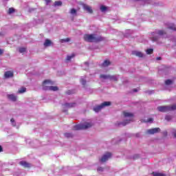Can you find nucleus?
<instances>
[{
  "label": "nucleus",
  "mask_w": 176,
  "mask_h": 176,
  "mask_svg": "<svg viewBox=\"0 0 176 176\" xmlns=\"http://www.w3.org/2000/svg\"><path fill=\"white\" fill-rule=\"evenodd\" d=\"M84 40L86 42H102L104 38L101 36H96V34H85Z\"/></svg>",
  "instance_id": "f257e3e1"
},
{
  "label": "nucleus",
  "mask_w": 176,
  "mask_h": 176,
  "mask_svg": "<svg viewBox=\"0 0 176 176\" xmlns=\"http://www.w3.org/2000/svg\"><path fill=\"white\" fill-rule=\"evenodd\" d=\"M159 112H170L171 111H176V104L171 106H160L157 108Z\"/></svg>",
  "instance_id": "f03ea898"
},
{
  "label": "nucleus",
  "mask_w": 176,
  "mask_h": 176,
  "mask_svg": "<svg viewBox=\"0 0 176 176\" xmlns=\"http://www.w3.org/2000/svg\"><path fill=\"white\" fill-rule=\"evenodd\" d=\"M93 126L91 122H85L84 124H79L74 126V130H87Z\"/></svg>",
  "instance_id": "7ed1b4c3"
},
{
  "label": "nucleus",
  "mask_w": 176,
  "mask_h": 176,
  "mask_svg": "<svg viewBox=\"0 0 176 176\" xmlns=\"http://www.w3.org/2000/svg\"><path fill=\"white\" fill-rule=\"evenodd\" d=\"M111 105V102H104L100 105H98L94 108L95 112H100V111L104 108V107H109Z\"/></svg>",
  "instance_id": "20e7f679"
},
{
  "label": "nucleus",
  "mask_w": 176,
  "mask_h": 176,
  "mask_svg": "<svg viewBox=\"0 0 176 176\" xmlns=\"http://www.w3.org/2000/svg\"><path fill=\"white\" fill-rule=\"evenodd\" d=\"M52 85H54V82L50 80H45L43 82V89L45 90V88L49 89Z\"/></svg>",
  "instance_id": "39448f33"
},
{
  "label": "nucleus",
  "mask_w": 176,
  "mask_h": 176,
  "mask_svg": "<svg viewBox=\"0 0 176 176\" xmlns=\"http://www.w3.org/2000/svg\"><path fill=\"white\" fill-rule=\"evenodd\" d=\"M111 156H112V153H106L102 157V158L100 160V162H101L102 163H104V162H107V160H108V159L111 158Z\"/></svg>",
  "instance_id": "423d86ee"
},
{
  "label": "nucleus",
  "mask_w": 176,
  "mask_h": 176,
  "mask_svg": "<svg viewBox=\"0 0 176 176\" xmlns=\"http://www.w3.org/2000/svg\"><path fill=\"white\" fill-rule=\"evenodd\" d=\"M159 132H160V128H153L151 129H148L146 131L147 134H151V135L156 134Z\"/></svg>",
  "instance_id": "0eeeda50"
},
{
  "label": "nucleus",
  "mask_w": 176,
  "mask_h": 176,
  "mask_svg": "<svg viewBox=\"0 0 176 176\" xmlns=\"http://www.w3.org/2000/svg\"><path fill=\"white\" fill-rule=\"evenodd\" d=\"M13 76H14V74L12 71H8L4 74V77L6 79H9V78H13Z\"/></svg>",
  "instance_id": "6e6552de"
},
{
  "label": "nucleus",
  "mask_w": 176,
  "mask_h": 176,
  "mask_svg": "<svg viewBox=\"0 0 176 176\" xmlns=\"http://www.w3.org/2000/svg\"><path fill=\"white\" fill-rule=\"evenodd\" d=\"M83 9H84V10H86L87 12V13H89L90 14H91L93 13V9H91V7H90L89 6L84 4Z\"/></svg>",
  "instance_id": "1a4fd4ad"
},
{
  "label": "nucleus",
  "mask_w": 176,
  "mask_h": 176,
  "mask_svg": "<svg viewBox=\"0 0 176 176\" xmlns=\"http://www.w3.org/2000/svg\"><path fill=\"white\" fill-rule=\"evenodd\" d=\"M19 164L21 166H23L24 167V168H30V167H31V164H30V163L25 162V161H21L19 162Z\"/></svg>",
  "instance_id": "9d476101"
},
{
  "label": "nucleus",
  "mask_w": 176,
  "mask_h": 176,
  "mask_svg": "<svg viewBox=\"0 0 176 176\" xmlns=\"http://www.w3.org/2000/svg\"><path fill=\"white\" fill-rule=\"evenodd\" d=\"M7 98L8 100H10V101H17V96H14V94H8L7 95Z\"/></svg>",
  "instance_id": "9b49d317"
},
{
  "label": "nucleus",
  "mask_w": 176,
  "mask_h": 176,
  "mask_svg": "<svg viewBox=\"0 0 176 176\" xmlns=\"http://www.w3.org/2000/svg\"><path fill=\"white\" fill-rule=\"evenodd\" d=\"M130 122H133V118L130 120H125L124 122L118 123V126H126V124H129Z\"/></svg>",
  "instance_id": "f8f14e48"
},
{
  "label": "nucleus",
  "mask_w": 176,
  "mask_h": 176,
  "mask_svg": "<svg viewBox=\"0 0 176 176\" xmlns=\"http://www.w3.org/2000/svg\"><path fill=\"white\" fill-rule=\"evenodd\" d=\"M124 118H134V114L133 113H129L127 111L122 112Z\"/></svg>",
  "instance_id": "ddd939ff"
},
{
  "label": "nucleus",
  "mask_w": 176,
  "mask_h": 176,
  "mask_svg": "<svg viewBox=\"0 0 176 176\" xmlns=\"http://www.w3.org/2000/svg\"><path fill=\"white\" fill-rule=\"evenodd\" d=\"M45 90H50V91H57L58 90V87H54L51 85V87H50L49 88L45 87Z\"/></svg>",
  "instance_id": "4468645a"
},
{
  "label": "nucleus",
  "mask_w": 176,
  "mask_h": 176,
  "mask_svg": "<svg viewBox=\"0 0 176 176\" xmlns=\"http://www.w3.org/2000/svg\"><path fill=\"white\" fill-rule=\"evenodd\" d=\"M44 46L45 47H49V46H52L53 45V43L50 39H45V41L44 42Z\"/></svg>",
  "instance_id": "2eb2a0df"
},
{
  "label": "nucleus",
  "mask_w": 176,
  "mask_h": 176,
  "mask_svg": "<svg viewBox=\"0 0 176 176\" xmlns=\"http://www.w3.org/2000/svg\"><path fill=\"white\" fill-rule=\"evenodd\" d=\"M64 105L66 108H74V107L76 106V103H65Z\"/></svg>",
  "instance_id": "dca6fc26"
},
{
  "label": "nucleus",
  "mask_w": 176,
  "mask_h": 176,
  "mask_svg": "<svg viewBox=\"0 0 176 176\" xmlns=\"http://www.w3.org/2000/svg\"><path fill=\"white\" fill-rule=\"evenodd\" d=\"M109 65H111V61L108 60H105L102 64V67H108Z\"/></svg>",
  "instance_id": "f3484780"
},
{
  "label": "nucleus",
  "mask_w": 176,
  "mask_h": 176,
  "mask_svg": "<svg viewBox=\"0 0 176 176\" xmlns=\"http://www.w3.org/2000/svg\"><path fill=\"white\" fill-rule=\"evenodd\" d=\"M26 91H27V88L23 87H21L20 89H19L18 93L19 94H21L23 93H25Z\"/></svg>",
  "instance_id": "a211bd4d"
},
{
  "label": "nucleus",
  "mask_w": 176,
  "mask_h": 176,
  "mask_svg": "<svg viewBox=\"0 0 176 176\" xmlns=\"http://www.w3.org/2000/svg\"><path fill=\"white\" fill-rule=\"evenodd\" d=\"M133 54H135V56H137L138 57H144V54L140 52H134Z\"/></svg>",
  "instance_id": "6ab92c4d"
},
{
  "label": "nucleus",
  "mask_w": 176,
  "mask_h": 176,
  "mask_svg": "<svg viewBox=\"0 0 176 176\" xmlns=\"http://www.w3.org/2000/svg\"><path fill=\"white\" fill-rule=\"evenodd\" d=\"M109 80H114V82H118V78H116L115 76L109 75Z\"/></svg>",
  "instance_id": "aec40b11"
},
{
  "label": "nucleus",
  "mask_w": 176,
  "mask_h": 176,
  "mask_svg": "<svg viewBox=\"0 0 176 176\" xmlns=\"http://www.w3.org/2000/svg\"><path fill=\"white\" fill-rule=\"evenodd\" d=\"M74 57H75V54H72L71 56H67L66 61H71V59L74 58Z\"/></svg>",
  "instance_id": "412c9836"
},
{
  "label": "nucleus",
  "mask_w": 176,
  "mask_h": 176,
  "mask_svg": "<svg viewBox=\"0 0 176 176\" xmlns=\"http://www.w3.org/2000/svg\"><path fill=\"white\" fill-rule=\"evenodd\" d=\"M100 78L102 79H109V75L101 74Z\"/></svg>",
  "instance_id": "4be33fe9"
},
{
  "label": "nucleus",
  "mask_w": 176,
  "mask_h": 176,
  "mask_svg": "<svg viewBox=\"0 0 176 176\" xmlns=\"http://www.w3.org/2000/svg\"><path fill=\"white\" fill-rule=\"evenodd\" d=\"M153 176H166V174L153 172Z\"/></svg>",
  "instance_id": "5701e85b"
},
{
  "label": "nucleus",
  "mask_w": 176,
  "mask_h": 176,
  "mask_svg": "<svg viewBox=\"0 0 176 176\" xmlns=\"http://www.w3.org/2000/svg\"><path fill=\"white\" fill-rule=\"evenodd\" d=\"M26 50H27V48H25V47H20L19 49V53H25V52H26Z\"/></svg>",
  "instance_id": "b1692460"
},
{
  "label": "nucleus",
  "mask_w": 176,
  "mask_h": 176,
  "mask_svg": "<svg viewBox=\"0 0 176 176\" xmlns=\"http://www.w3.org/2000/svg\"><path fill=\"white\" fill-rule=\"evenodd\" d=\"M165 84L168 86L170 85H173V80L168 79L165 81Z\"/></svg>",
  "instance_id": "393cba45"
},
{
  "label": "nucleus",
  "mask_w": 176,
  "mask_h": 176,
  "mask_svg": "<svg viewBox=\"0 0 176 176\" xmlns=\"http://www.w3.org/2000/svg\"><path fill=\"white\" fill-rule=\"evenodd\" d=\"M63 5V2L58 1L54 2V6H61Z\"/></svg>",
  "instance_id": "a878e982"
},
{
  "label": "nucleus",
  "mask_w": 176,
  "mask_h": 176,
  "mask_svg": "<svg viewBox=\"0 0 176 176\" xmlns=\"http://www.w3.org/2000/svg\"><path fill=\"white\" fill-rule=\"evenodd\" d=\"M169 30H173V31H176L175 25L172 24L168 27Z\"/></svg>",
  "instance_id": "bb28decb"
},
{
  "label": "nucleus",
  "mask_w": 176,
  "mask_h": 176,
  "mask_svg": "<svg viewBox=\"0 0 176 176\" xmlns=\"http://www.w3.org/2000/svg\"><path fill=\"white\" fill-rule=\"evenodd\" d=\"M12 13H14V8H10L8 9V14H12Z\"/></svg>",
  "instance_id": "cd10ccee"
},
{
  "label": "nucleus",
  "mask_w": 176,
  "mask_h": 176,
  "mask_svg": "<svg viewBox=\"0 0 176 176\" xmlns=\"http://www.w3.org/2000/svg\"><path fill=\"white\" fill-rule=\"evenodd\" d=\"M65 137H66V138H72V133H66L64 134Z\"/></svg>",
  "instance_id": "c85d7f7f"
},
{
  "label": "nucleus",
  "mask_w": 176,
  "mask_h": 176,
  "mask_svg": "<svg viewBox=\"0 0 176 176\" xmlns=\"http://www.w3.org/2000/svg\"><path fill=\"white\" fill-rule=\"evenodd\" d=\"M157 34L158 35H164V34H166V32L164 30H158Z\"/></svg>",
  "instance_id": "c756f323"
},
{
  "label": "nucleus",
  "mask_w": 176,
  "mask_h": 176,
  "mask_svg": "<svg viewBox=\"0 0 176 176\" xmlns=\"http://www.w3.org/2000/svg\"><path fill=\"white\" fill-rule=\"evenodd\" d=\"M152 53H153V49H148L146 50V54H152Z\"/></svg>",
  "instance_id": "7c9ffc66"
},
{
  "label": "nucleus",
  "mask_w": 176,
  "mask_h": 176,
  "mask_svg": "<svg viewBox=\"0 0 176 176\" xmlns=\"http://www.w3.org/2000/svg\"><path fill=\"white\" fill-rule=\"evenodd\" d=\"M100 10L101 12H105V10H107V7H105V6H102L100 7Z\"/></svg>",
  "instance_id": "2f4dec72"
},
{
  "label": "nucleus",
  "mask_w": 176,
  "mask_h": 176,
  "mask_svg": "<svg viewBox=\"0 0 176 176\" xmlns=\"http://www.w3.org/2000/svg\"><path fill=\"white\" fill-rule=\"evenodd\" d=\"M70 13H71V14H76V10L74 8H72L70 10Z\"/></svg>",
  "instance_id": "473e14b6"
},
{
  "label": "nucleus",
  "mask_w": 176,
  "mask_h": 176,
  "mask_svg": "<svg viewBox=\"0 0 176 176\" xmlns=\"http://www.w3.org/2000/svg\"><path fill=\"white\" fill-rule=\"evenodd\" d=\"M80 82L82 83V85L83 86L86 85V80L83 79V78H81L80 79Z\"/></svg>",
  "instance_id": "72a5a7b5"
},
{
  "label": "nucleus",
  "mask_w": 176,
  "mask_h": 176,
  "mask_svg": "<svg viewBox=\"0 0 176 176\" xmlns=\"http://www.w3.org/2000/svg\"><path fill=\"white\" fill-rule=\"evenodd\" d=\"M11 123H12V126H16V122H14V118H11Z\"/></svg>",
  "instance_id": "f704fd0d"
},
{
  "label": "nucleus",
  "mask_w": 176,
  "mask_h": 176,
  "mask_svg": "<svg viewBox=\"0 0 176 176\" xmlns=\"http://www.w3.org/2000/svg\"><path fill=\"white\" fill-rule=\"evenodd\" d=\"M166 120H171L172 118L171 116H166L165 117Z\"/></svg>",
  "instance_id": "c9c22d12"
},
{
  "label": "nucleus",
  "mask_w": 176,
  "mask_h": 176,
  "mask_svg": "<svg viewBox=\"0 0 176 176\" xmlns=\"http://www.w3.org/2000/svg\"><path fill=\"white\" fill-rule=\"evenodd\" d=\"M98 171H102L103 170H104V168H102V167H99V168H98Z\"/></svg>",
  "instance_id": "e433bc0d"
},
{
  "label": "nucleus",
  "mask_w": 176,
  "mask_h": 176,
  "mask_svg": "<svg viewBox=\"0 0 176 176\" xmlns=\"http://www.w3.org/2000/svg\"><path fill=\"white\" fill-rule=\"evenodd\" d=\"M147 122L150 123L151 122H153V118H148Z\"/></svg>",
  "instance_id": "4c0bfd02"
},
{
  "label": "nucleus",
  "mask_w": 176,
  "mask_h": 176,
  "mask_svg": "<svg viewBox=\"0 0 176 176\" xmlns=\"http://www.w3.org/2000/svg\"><path fill=\"white\" fill-rule=\"evenodd\" d=\"M65 42H66L65 38L60 39V43H64Z\"/></svg>",
  "instance_id": "58836bf2"
},
{
  "label": "nucleus",
  "mask_w": 176,
  "mask_h": 176,
  "mask_svg": "<svg viewBox=\"0 0 176 176\" xmlns=\"http://www.w3.org/2000/svg\"><path fill=\"white\" fill-rule=\"evenodd\" d=\"M138 157H140L139 155H135L133 156V159H138Z\"/></svg>",
  "instance_id": "ea45409f"
},
{
  "label": "nucleus",
  "mask_w": 176,
  "mask_h": 176,
  "mask_svg": "<svg viewBox=\"0 0 176 176\" xmlns=\"http://www.w3.org/2000/svg\"><path fill=\"white\" fill-rule=\"evenodd\" d=\"M45 2L47 4L50 3L52 2V0H45Z\"/></svg>",
  "instance_id": "a19ab883"
},
{
  "label": "nucleus",
  "mask_w": 176,
  "mask_h": 176,
  "mask_svg": "<svg viewBox=\"0 0 176 176\" xmlns=\"http://www.w3.org/2000/svg\"><path fill=\"white\" fill-rule=\"evenodd\" d=\"M3 152V148H2V146L0 145V153Z\"/></svg>",
  "instance_id": "79ce46f5"
},
{
  "label": "nucleus",
  "mask_w": 176,
  "mask_h": 176,
  "mask_svg": "<svg viewBox=\"0 0 176 176\" xmlns=\"http://www.w3.org/2000/svg\"><path fill=\"white\" fill-rule=\"evenodd\" d=\"M3 54V50H2L1 49H0V56Z\"/></svg>",
  "instance_id": "37998d69"
},
{
  "label": "nucleus",
  "mask_w": 176,
  "mask_h": 176,
  "mask_svg": "<svg viewBox=\"0 0 176 176\" xmlns=\"http://www.w3.org/2000/svg\"><path fill=\"white\" fill-rule=\"evenodd\" d=\"M65 41H66V42H69V41H71V39L69 38H65Z\"/></svg>",
  "instance_id": "c03bdc74"
},
{
  "label": "nucleus",
  "mask_w": 176,
  "mask_h": 176,
  "mask_svg": "<svg viewBox=\"0 0 176 176\" xmlns=\"http://www.w3.org/2000/svg\"><path fill=\"white\" fill-rule=\"evenodd\" d=\"M66 94H71V91H67V92H66Z\"/></svg>",
  "instance_id": "a18cd8bd"
},
{
  "label": "nucleus",
  "mask_w": 176,
  "mask_h": 176,
  "mask_svg": "<svg viewBox=\"0 0 176 176\" xmlns=\"http://www.w3.org/2000/svg\"><path fill=\"white\" fill-rule=\"evenodd\" d=\"M133 91H134L135 93H137V91H138V90L137 89H133Z\"/></svg>",
  "instance_id": "49530a36"
},
{
  "label": "nucleus",
  "mask_w": 176,
  "mask_h": 176,
  "mask_svg": "<svg viewBox=\"0 0 176 176\" xmlns=\"http://www.w3.org/2000/svg\"><path fill=\"white\" fill-rule=\"evenodd\" d=\"M157 60H162V57H157Z\"/></svg>",
  "instance_id": "de8ad7c7"
},
{
  "label": "nucleus",
  "mask_w": 176,
  "mask_h": 176,
  "mask_svg": "<svg viewBox=\"0 0 176 176\" xmlns=\"http://www.w3.org/2000/svg\"><path fill=\"white\" fill-rule=\"evenodd\" d=\"M173 135L176 138V131L173 133Z\"/></svg>",
  "instance_id": "09e8293b"
},
{
  "label": "nucleus",
  "mask_w": 176,
  "mask_h": 176,
  "mask_svg": "<svg viewBox=\"0 0 176 176\" xmlns=\"http://www.w3.org/2000/svg\"><path fill=\"white\" fill-rule=\"evenodd\" d=\"M86 65H89V63L87 62L85 63Z\"/></svg>",
  "instance_id": "8fccbe9b"
},
{
  "label": "nucleus",
  "mask_w": 176,
  "mask_h": 176,
  "mask_svg": "<svg viewBox=\"0 0 176 176\" xmlns=\"http://www.w3.org/2000/svg\"><path fill=\"white\" fill-rule=\"evenodd\" d=\"M136 1H140V0H136Z\"/></svg>",
  "instance_id": "3c124183"
}]
</instances>
